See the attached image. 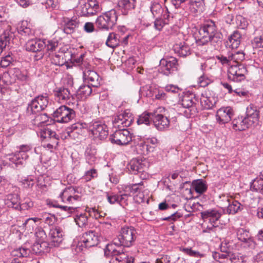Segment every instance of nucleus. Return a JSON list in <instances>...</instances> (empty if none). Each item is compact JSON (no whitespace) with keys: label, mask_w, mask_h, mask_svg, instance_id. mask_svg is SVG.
Returning <instances> with one entry per match:
<instances>
[{"label":"nucleus","mask_w":263,"mask_h":263,"mask_svg":"<svg viewBox=\"0 0 263 263\" xmlns=\"http://www.w3.org/2000/svg\"><path fill=\"white\" fill-rule=\"evenodd\" d=\"M137 123L138 125L143 123L149 125L153 123L158 130H162L168 127L170 121L166 117L158 114L157 111H154L153 112H143L139 116Z\"/></svg>","instance_id":"obj_1"},{"label":"nucleus","mask_w":263,"mask_h":263,"mask_svg":"<svg viewBox=\"0 0 263 263\" xmlns=\"http://www.w3.org/2000/svg\"><path fill=\"white\" fill-rule=\"evenodd\" d=\"M216 30L215 22L212 20L208 21L200 27L196 43L199 46L206 45Z\"/></svg>","instance_id":"obj_2"},{"label":"nucleus","mask_w":263,"mask_h":263,"mask_svg":"<svg viewBox=\"0 0 263 263\" xmlns=\"http://www.w3.org/2000/svg\"><path fill=\"white\" fill-rule=\"evenodd\" d=\"M117 19L116 11L111 9L98 17L96 21V26L100 30H109L115 25Z\"/></svg>","instance_id":"obj_3"},{"label":"nucleus","mask_w":263,"mask_h":263,"mask_svg":"<svg viewBox=\"0 0 263 263\" xmlns=\"http://www.w3.org/2000/svg\"><path fill=\"white\" fill-rule=\"evenodd\" d=\"M78 189L73 186H69L65 189L60 194V198L63 202L67 203L70 206H78L76 203L82 200V197L79 195Z\"/></svg>","instance_id":"obj_4"},{"label":"nucleus","mask_w":263,"mask_h":263,"mask_svg":"<svg viewBox=\"0 0 263 263\" xmlns=\"http://www.w3.org/2000/svg\"><path fill=\"white\" fill-rule=\"evenodd\" d=\"M53 117L55 122L67 123L75 118L76 112L72 109L62 105L53 112Z\"/></svg>","instance_id":"obj_5"},{"label":"nucleus","mask_w":263,"mask_h":263,"mask_svg":"<svg viewBox=\"0 0 263 263\" xmlns=\"http://www.w3.org/2000/svg\"><path fill=\"white\" fill-rule=\"evenodd\" d=\"M48 104V98L46 96L40 95L36 97L28 104L27 112L29 115L37 114L44 110Z\"/></svg>","instance_id":"obj_6"},{"label":"nucleus","mask_w":263,"mask_h":263,"mask_svg":"<svg viewBox=\"0 0 263 263\" xmlns=\"http://www.w3.org/2000/svg\"><path fill=\"white\" fill-rule=\"evenodd\" d=\"M89 128L95 138L103 140L108 135L107 126L101 121H92L89 123Z\"/></svg>","instance_id":"obj_7"},{"label":"nucleus","mask_w":263,"mask_h":263,"mask_svg":"<svg viewBox=\"0 0 263 263\" xmlns=\"http://www.w3.org/2000/svg\"><path fill=\"white\" fill-rule=\"evenodd\" d=\"M31 147L29 145H22L20 147V151L14 154L9 155V159L16 166L19 165H24L26 163V160L28 158L27 152L31 149Z\"/></svg>","instance_id":"obj_8"},{"label":"nucleus","mask_w":263,"mask_h":263,"mask_svg":"<svg viewBox=\"0 0 263 263\" xmlns=\"http://www.w3.org/2000/svg\"><path fill=\"white\" fill-rule=\"evenodd\" d=\"M128 129H123L116 131L110 136L109 139L112 143L117 145H126L132 141V134Z\"/></svg>","instance_id":"obj_9"},{"label":"nucleus","mask_w":263,"mask_h":263,"mask_svg":"<svg viewBox=\"0 0 263 263\" xmlns=\"http://www.w3.org/2000/svg\"><path fill=\"white\" fill-rule=\"evenodd\" d=\"M158 140L156 138H152L147 140V144L141 140L139 138H134L133 140V145L134 144L135 148L134 151L137 153L142 154L144 153V149L147 152L153 151L156 145Z\"/></svg>","instance_id":"obj_10"},{"label":"nucleus","mask_w":263,"mask_h":263,"mask_svg":"<svg viewBox=\"0 0 263 263\" xmlns=\"http://www.w3.org/2000/svg\"><path fill=\"white\" fill-rule=\"evenodd\" d=\"M247 72V68L242 64L232 65L229 70L228 78L234 82H239L245 80Z\"/></svg>","instance_id":"obj_11"},{"label":"nucleus","mask_w":263,"mask_h":263,"mask_svg":"<svg viewBox=\"0 0 263 263\" xmlns=\"http://www.w3.org/2000/svg\"><path fill=\"white\" fill-rule=\"evenodd\" d=\"M177 60L174 57L163 58L160 61L161 72L167 76L177 69Z\"/></svg>","instance_id":"obj_12"},{"label":"nucleus","mask_w":263,"mask_h":263,"mask_svg":"<svg viewBox=\"0 0 263 263\" xmlns=\"http://www.w3.org/2000/svg\"><path fill=\"white\" fill-rule=\"evenodd\" d=\"M5 204L8 207L17 210H24L33 206V203L29 202L28 203H20V196L17 194H10L6 196Z\"/></svg>","instance_id":"obj_13"},{"label":"nucleus","mask_w":263,"mask_h":263,"mask_svg":"<svg viewBox=\"0 0 263 263\" xmlns=\"http://www.w3.org/2000/svg\"><path fill=\"white\" fill-rule=\"evenodd\" d=\"M107 201L110 204L115 203H119L123 208H125L131 202L130 193H125L120 196L115 194L114 193H107Z\"/></svg>","instance_id":"obj_14"},{"label":"nucleus","mask_w":263,"mask_h":263,"mask_svg":"<svg viewBox=\"0 0 263 263\" xmlns=\"http://www.w3.org/2000/svg\"><path fill=\"white\" fill-rule=\"evenodd\" d=\"M81 241L86 248L96 246L100 241L98 233L92 230L86 232L83 234Z\"/></svg>","instance_id":"obj_15"},{"label":"nucleus","mask_w":263,"mask_h":263,"mask_svg":"<svg viewBox=\"0 0 263 263\" xmlns=\"http://www.w3.org/2000/svg\"><path fill=\"white\" fill-rule=\"evenodd\" d=\"M100 11L98 3L96 0H89L82 6L81 14L85 16H91Z\"/></svg>","instance_id":"obj_16"},{"label":"nucleus","mask_w":263,"mask_h":263,"mask_svg":"<svg viewBox=\"0 0 263 263\" xmlns=\"http://www.w3.org/2000/svg\"><path fill=\"white\" fill-rule=\"evenodd\" d=\"M233 116V109L231 107H222L218 109L216 114V119L220 124L230 121Z\"/></svg>","instance_id":"obj_17"},{"label":"nucleus","mask_w":263,"mask_h":263,"mask_svg":"<svg viewBox=\"0 0 263 263\" xmlns=\"http://www.w3.org/2000/svg\"><path fill=\"white\" fill-rule=\"evenodd\" d=\"M49 235L51 239V246L58 247L63 241V232L59 227H53L50 229Z\"/></svg>","instance_id":"obj_18"},{"label":"nucleus","mask_w":263,"mask_h":263,"mask_svg":"<svg viewBox=\"0 0 263 263\" xmlns=\"http://www.w3.org/2000/svg\"><path fill=\"white\" fill-rule=\"evenodd\" d=\"M25 49L28 51L37 52L41 51L45 48L43 40L40 39H31L28 41L25 45Z\"/></svg>","instance_id":"obj_19"},{"label":"nucleus","mask_w":263,"mask_h":263,"mask_svg":"<svg viewBox=\"0 0 263 263\" xmlns=\"http://www.w3.org/2000/svg\"><path fill=\"white\" fill-rule=\"evenodd\" d=\"M132 113L130 112L129 110H126L123 113L120 114L115 116L113 123L121 124L123 127H128L132 124Z\"/></svg>","instance_id":"obj_20"},{"label":"nucleus","mask_w":263,"mask_h":263,"mask_svg":"<svg viewBox=\"0 0 263 263\" xmlns=\"http://www.w3.org/2000/svg\"><path fill=\"white\" fill-rule=\"evenodd\" d=\"M201 218L205 221L209 220L212 223L218 221L222 215L221 212L216 209H210L201 212Z\"/></svg>","instance_id":"obj_21"},{"label":"nucleus","mask_w":263,"mask_h":263,"mask_svg":"<svg viewBox=\"0 0 263 263\" xmlns=\"http://www.w3.org/2000/svg\"><path fill=\"white\" fill-rule=\"evenodd\" d=\"M41 137L43 139H48L53 144L58 145L59 140V136L55 133V132L47 126L43 127L41 129L40 132Z\"/></svg>","instance_id":"obj_22"},{"label":"nucleus","mask_w":263,"mask_h":263,"mask_svg":"<svg viewBox=\"0 0 263 263\" xmlns=\"http://www.w3.org/2000/svg\"><path fill=\"white\" fill-rule=\"evenodd\" d=\"M79 22L76 18H64L63 31L66 34L73 33L76 28H78Z\"/></svg>","instance_id":"obj_23"},{"label":"nucleus","mask_w":263,"mask_h":263,"mask_svg":"<svg viewBox=\"0 0 263 263\" xmlns=\"http://www.w3.org/2000/svg\"><path fill=\"white\" fill-rule=\"evenodd\" d=\"M249 122H251L250 124L252 126L254 124L257 123L259 118V112L257 107L254 106L252 104L250 105L246 110V116L245 117Z\"/></svg>","instance_id":"obj_24"},{"label":"nucleus","mask_w":263,"mask_h":263,"mask_svg":"<svg viewBox=\"0 0 263 263\" xmlns=\"http://www.w3.org/2000/svg\"><path fill=\"white\" fill-rule=\"evenodd\" d=\"M251 122L246 118V117H238L233 120L232 122L233 128L235 130L241 131L252 126Z\"/></svg>","instance_id":"obj_25"},{"label":"nucleus","mask_w":263,"mask_h":263,"mask_svg":"<svg viewBox=\"0 0 263 263\" xmlns=\"http://www.w3.org/2000/svg\"><path fill=\"white\" fill-rule=\"evenodd\" d=\"M32 252L36 255H42L49 251V246L45 241H36L31 247Z\"/></svg>","instance_id":"obj_26"},{"label":"nucleus","mask_w":263,"mask_h":263,"mask_svg":"<svg viewBox=\"0 0 263 263\" xmlns=\"http://www.w3.org/2000/svg\"><path fill=\"white\" fill-rule=\"evenodd\" d=\"M241 39L240 33L237 31H234L228 37V41L226 42V46H229L232 48H237L239 45Z\"/></svg>","instance_id":"obj_27"},{"label":"nucleus","mask_w":263,"mask_h":263,"mask_svg":"<svg viewBox=\"0 0 263 263\" xmlns=\"http://www.w3.org/2000/svg\"><path fill=\"white\" fill-rule=\"evenodd\" d=\"M119 238L122 239L124 247H130L132 246V229L129 227L122 228Z\"/></svg>","instance_id":"obj_28"},{"label":"nucleus","mask_w":263,"mask_h":263,"mask_svg":"<svg viewBox=\"0 0 263 263\" xmlns=\"http://www.w3.org/2000/svg\"><path fill=\"white\" fill-rule=\"evenodd\" d=\"M27 22H22L18 24L17 30L18 34L21 35L22 39H26L27 37L33 35L32 30L27 26Z\"/></svg>","instance_id":"obj_29"},{"label":"nucleus","mask_w":263,"mask_h":263,"mask_svg":"<svg viewBox=\"0 0 263 263\" xmlns=\"http://www.w3.org/2000/svg\"><path fill=\"white\" fill-rule=\"evenodd\" d=\"M217 98L212 97L205 96L202 95L200 98V103L204 109H210L212 108L216 104Z\"/></svg>","instance_id":"obj_30"},{"label":"nucleus","mask_w":263,"mask_h":263,"mask_svg":"<svg viewBox=\"0 0 263 263\" xmlns=\"http://www.w3.org/2000/svg\"><path fill=\"white\" fill-rule=\"evenodd\" d=\"M225 206H227V213L228 214H235V213L241 211L243 206L240 202L236 200L232 199L228 204H224Z\"/></svg>","instance_id":"obj_31"},{"label":"nucleus","mask_w":263,"mask_h":263,"mask_svg":"<svg viewBox=\"0 0 263 263\" xmlns=\"http://www.w3.org/2000/svg\"><path fill=\"white\" fill-rule=\"evenodd\" d=\"M173 48L175 52L180 57H185L191 53L190 48L184 43L176 44L174 46Z\"/></svg>","instance_id":"obj_32"},{"label":"nucleus","mask_w":263,"mask_h":263,"mask_svg":"<svg viewBox=\"0 0 263 263\" xmlns=\"http://www.w3.org/2000/svg\"><path fill=\"white\" fill-rule=\"evenodd\" d=\"M237 237L240 241L246 243L250 246L253 242L248 231L239 229L237 231Z\"/></svg>","instance_id":"obj_33"},{"label":"nucleus","mask_w":263,"mask_h":263,"mask_svg":"<svg viewBox=\"0 0 263 263\" xmlns=\"http://www.w3.org/2000/svg\"><path fill=\"white\" fill-rule=\"evenodd\" d=\"M193 188L200 194L205 192L208 189V185L205 181L202 179L194 180L192 182Z\"/></svg>","instance_id":"obj_34"},{"label":"nucleus","mask_w":263,"mask_h":263,"mask_svg":"<svg viewBox=\"0 0 263 263\" xmlns=\"http://www.w3.org/2000/svg\"><path fill=\"white\" fill-rule=\"evenodd\" d=\"M51 205L54 208H57L61 209V210L67 213L68 217L69 216L70 214L74 213L77 211V209L79 208V206H70L61 205L57 201L52 202Z\"/></svg>","instance_id":"obj_35"},{"label":"nucleus","mask_w":263,"mask_h":263,"mask_svg":"<svg viewBox=\"0 0 263 263\" xmlns=\"http://www.w3.org/2000/svg\"><path fill=\"white\" fill-rule=\"evenodd\" d=\"M197 101V99L195 98L194 95H186L183 97L181 104L184 108H190L193 107Z\"/></svg>","instance_id":"obj_36"},{"label":"nucleus","mask_w":263,"mask_h":263,"mask_svg":"<svg viewBox=\"0 0 263 263\" xmlns=\"http://www.w3.org/2000/svg\"><path fill=\"white\" fill-rule=\"evenodd\" d=\"M86 213L77 214L74 217V221L80 228H86L88 225V216Z\"/></svg>","instance_id":"obj_37"},{"label":"nucleus","mask_w":263,"mask_h":263,"mask_svg":"<svg viewBox=\"0 0 263 263\" xmlns=\"http://www.w3.org/2000/svg\"><path fill=\"white\" fill-rule=\"evenodd\" d=\"M54 96L59 100L66 101L69 99L71 96L69 90L66 88L61 87L54 91Z\"/></svg>","instance_id":"obj_38"},{"label":"nucleus","mask_w":263,"mask_h":263,"mask_svg":"<svg viewBox=\"0 0 263 263\" xmlns=\"http://www.w3.org/2000/svg\"><path fill=\"white\" fill-rule=\"evenodd\" d=\"M119 43V35L114 33H109L106 42V45L114 49L117 47Z\"/></svg>","instance_id":"obj_39"},{"label":"nucleus","mask_w":263,"mask_h":263,"mask_svg":"<svg viewBox=\"0 0 263 263\" xmlns=\"http://www.w3.org/2000/svg\"><path fill=\"white\" fill-rule=\"evenodd\" d=\"M114 244H108L104 249V255L106 256H115L121 253V250L118 249Z\"/></svg>","instance_id":"obj_40"},{"label":"nucleus","mask_w":263,"mask_h":263,"mask_svg":"<svg viewBox=\"0 0 263 263\" xmlns=\"http://www.w3.org/2000/svg\"><path fill=\"white\" fill-rule=\"evenodd\" d=\"M48 120V117L46 114H41L36 115L32 120V123L34 125L43 128L44 124Z\"/></svg>","instance_id":"obj_41"},{"label":"nucleus","mask_w":263,"mask_h":263,"mask_svg":"<svg viewBox=\"0 0 263 263\" xmlns=\"http://www.w3.org/2000/svg\"><path fill=\"white\" fill-rule=\"evenodd\" d=\"M118 5L123 15H127L130 12L132 5L129 0H120Z\"/></svg>","instance_id":"obj_42"},{"label":"nucleus","mask_w":263,"mask_h":263,"mask_svg":"<svg viewBox=\"0 0 263 263\" xmlns=\"http://www.w3.org/2000/svg\"><path fill=\"white\" fill-rule=\"evenodd\" d=\"M92 92V89L90 85H82L78 90L77 93L83 99L90 96Z\"/></svg>","instance_id":"obj_43"},{"label":"nucleus","mask_w":263,"mask_h":263,"mask_svg":"<svg viewBox=\"0 0 263 263\" xmlns=\"http://www.w3.org/2000/svg\"><path fill=\"white\" fill-rule=\"evenodd\" d=\"M163 11V8L159 3L153 4L151 7V11L155 18L161 17Z\"/></svg>","instance_id":"obj_44"},{"label":"nucleus","mask_w":263,"mask_h":263,"mask_svg":"<svg viewBox=\"0 0 263 263\" xmlns=\"http://www.w3.org/2000/svg\"><path fill=\"white\" fill-rule=\"evenodd\" d=\"M10 37L8 32H4L0 36V53L10 43Z\"/></svg>","instance_id":"obj_45"},{"label":"nucleus","mask_w":263,"mask_h":263,"mask_svg":"<svg viewBox=\"0 0 263 263\" xmlns=\"http://www.w3.org/2000/svg\"><path fill=\"white\" fill-rule=\"evenodd\" d=\"M251 189L256 192L263 189V180L261 177L260 179L256 178L253 180L251 184Z\"/></svg>","instance_id":"obj_46"},{"label":"nucleus","mask_w":263,"mask_h":263,"mask_svg":"<svg viewBox=\"0 0 263 263\" xmlns=\"http://www.w3.org/2000/svg\"><path fill=\"white\" fill-rule=\"evenodd\" d=\"M222 34L221 32L216 31L215 33H214V35L211 37L210 41L211 45L216 46L221 43L222 41Z\"/></svg>","instance_id":"obj_47"},{"label":"nucleus","mask_w":263,"mask_h":263,"mask_svg":"<svg viewBox=\"0 0 263 263\" xmlns=\"http://www.w3.org/2000/svg\"><path fill=\"white\" fill-rule=\"evenodd\" d=\"M82 130H70L69 129H66L65 132H64L62 135V138L66 139L68 137L71 138L72 139H76L78 138L79 135Z\"/></svg>","instance_id":"obj_48"},{"label":"nucleus","mask_w":263,"mask_h":263,"mask_svg":"<svg viewBox=\"0 0 263 263\" xmlns=\"http://www.w3.org/2000/svg\"><path fill=\"white\" fill-rule=\"evenodd\" d=\"M62 55L59 54H55L51 59V62L53 64L58 66H63L66 63V60Z\"/></svg>","instance_id":"obj_49"},{"label":"nucleus","mask_w":263,"mask_h":263,"mask_svg":"<svg viewBox=\"0 0 263 263\" xmlns=\"http://www.w3.org/2000/svg\"><path fill=\"white\" fill-rule=\"evenodd\" d=\"M229 259L232 263H243L244 262V256L240 254L232 253L228 255Z\"/></svg>","instance_id":"obj_50"},{"label":"nucleus","mask_w":263,"mask_h":263,"mask_svg":"<svg viewBox=\"0 0 263 263\" xmlns=\"http://www.w3.org/2000/svg\"><path fill=\"white\" fill-rule=\"evenodd\" d=\"M16 253L14 255L20 257H27L29 255L30 250L24 247L20 248L14 251Z\"/></svg>","instance_id":"obj_51"},{"label":"nucleus","mask_w":263,"mask_h":263,"mask_svg":"<svg viewBox=\"0 0 263 263\" xmlns=\"http://www.w3.org/2000/svg\"><path fill=\"white\" fill-rule=\"evenodd\" d=\"M45 44V48L47 50L50 51H55L58 46V42L57 41H53L52 40H43Z\"/></svg>","instance_id":"obj_52"},{"label":"nucleus","mask_w":263,"mask_h":263,"mask_svg":"<svg viewBox=\"0 0 263 263\" xmlns=\"http://www.w3.org/2000/svg\"><path fill=\"white\" fill-rule=\"evenodd\" d=\"M232 59L237 64H241L240 63L245 59V54L242 52L238 51L235 54H232Z\"/></svg>","instance_id":"obj_53"},{"label":"nucleus","mask_w":263,"mask_h":263,"mask_svg":"<svg viewBox=\"0 0 263 263\" xmlns=\"http://www.w3.org/2000/svg\"><path fill=\"white\" fill-rule=\"evenodd\" d=\"M40 219L49 226L52 225L55 221V217L48 213H45Z\"/></svg>","instance_id":"obj_54"},{"label":"nucleus","mask_w":263,"mask_h":263,"mask_svg":"<svg viewBox=\"0 0 263 263\" xmlns=\"http://www.w3.org/2000/svg\"><path fill=\"white\" fill-rule=\"evenodd\" d=\"M13 61L12 57L8 54L3 57L1 61L0 65L2 67H7Z\"/></svg>","instance_id":"obj_55"},{"label":"nucleus","mask_w":263,"mask_h":263,"mask_svg":"<svg viewBox=\"0 0 263 263\" xmlns=\"http://www.w3.org/2000/svg\"><path fill=\"white\" fill-rule=\"evenodd\" d=\"M232 247L230 245L229 242H222L221 245L220 250L221 251L228 254V255L229 254H232Z\"/></svg>","instance_id":"obj_56"},{"label":"nucleus","mask_w":263,"mask_h":263,"mask_svg":"<svg viewBox=\"0 0 263 263\" xmlns=\"http://www.w3.org/2000/svg\"><path fill=\"white\" fill-rule=\"evenodd\" d=\"M85 80H87L89 84V85L92 87H97L100 85V77L99 75L94 77L89 78Z\"/></svg>","instance_id":"obj_57"},{"label":"nucleus","mask_w":263,"mask_h":263,"mask_svg":"<svg viewBox=\"0 0 263 263\" xmlns=\"http://www.w3.org/2000/svg\"><path fill=\"white\" fill-rule=\"evenodd\" d=\"M85 80H87L89 84V85L92 87H97L100 85V77L99 75L94 77L89 78Z\"/></svg>","instance_id":"obj_58"},{"label":"nucleus","mask_w":263,"mask_h":263,"mask_svg":"<svg viewBox=\"0 0 263 263\" xmlns=\"http://www.w3.org/2000/svg\"><path fill=\"white\" fill-rule=\"evenodd\" d=\"M252 45L254 48H263V36L254 37Z\"/></svg>","instance_id":"obj_59"},{"label":"nucleus","mask_w":263,"mask_h":263,"mask_svg":"<svg viewBox=\"0 0 263 263\" xmlns=\"http://www.w3.org/2000/svg\"><path fill=\"white\" fill-rule=\"evenodd\" d=\"M166 24H167V22L165 21H163L161 17L160 18H156L154 25L156 29L158 30H160L163 28L164 25Z\"/></svg>","instance_id":"obj_60"},{"label":"nucleus","mask_w":263,"mask_h":263,"mask_svg":"<svg viewBox=\"0 0 263 263\" xmlns=\"http://www.w3.org/2000/svg\"><path fill=\"white\" fill-rule=\"evenodd\" d=\"M182 251L193 257H201L203 256L199 252L194 251L191 248H183Z\"/></svg>","instance_id":"obj_61"},{"label":"nucleus","mask_w":263,"mask_h":263,"mask_svg":"<svg viewBox=\"0 0 263 263\" xmlns=\"http://www.w3.org/2000/svg\"><path fill=\"white\" fill-rule=\"evenodd\" d=\"M165 90L167 92H171L173 93H179V92L181 91L182 89L179 88L178 86L173 85H169L165 87Z\"/></svg>","instance_id":"obj_62"},{"label":"nucleus","mask_w":263,"mask_h":263,"mask_svg":"<svg viewBox=\"0 0 263 263\" xmlns=\"http://www.w3.org/2000/svg\"><path fill=\"white\" fill-rule=\"evenodd\" d=\"M91 150L86 151V159L89 164H92L96 161V158L93 153H90Z\"/></svg>","instance_id":"obj_63"},{"label":"nucleus","mask_w":263,"mask_h":263,"mask_svg":"<svg viewBox=\"0 0 263 263\" xmlns=\"http://www.w3.org/2000/svg\"><path fill=\"white\" fill-rule=\"evenodd\" d=\"M97 76H98V74L96 71L87 68L83 72V76L85 79L94 77Z\"/></svg>","instance_id":"obj_64"}]
</instances>
